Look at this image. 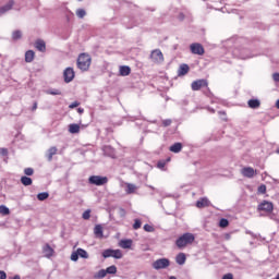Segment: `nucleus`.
Masks as SVG:
<instances>
[{"label":"nucleus","mask_w":279,"mask_h":279,"mask_svg":"<svg viewBox=\"0 0 279 279\" xmlns=\"http://www.w3.org/2000/svg\"><path fill=\"white\" fill-rule=\"evenodd\" d=\"M89 184H95V186H104V184H108V179L106 177L92 175L89 177Z\"/></svg>","instance_id":"obj_5"},{"label":"nucleus","mask_w":279,"mask_h":279,"mask_svg":"<svg viewBox=\"0 0 279 279\" xmlns=\"http://www.w3.org/2000/svg\"><path fill=\"white\" fill-rule=\"evenodd\" d=\"M21 182L24 186H32V178L29 177H22Z\"/></svg>","instance_id":"obj_28"},{"label":"nucleus","mask_w":279,"mask_h":279,"mask_svg":"<svg viewBox=\"0 0 279 279\" xmlns=\"http://www.w3.org/2000/svg\"><path fill=\"white\" fill-rule=\"evenodd\" d=\"M171 265V262L168 258H159L153 263V269H167Z\"/></svg>","instance_id":"obj_4"},{"label":"nucleus","mask_w":279,"mask_h":279,"mask_svg":"<svg viewBox=\"0 0 279 279\" xmlns=\"http://www.w3.org/2000/svg\"><path fill=\"white\" fill-rule=\"evenodd\" d=\"M190 71L189 64H181L178 70L179 77H182L183 75H186Z\"/></svg>","instance_id":"obj_18"},{"label":"nucleus","mask_w":279,"mask_h":279,"mask_svg":"<svg viewBox=\"0 0 279 279\" xmlns=\"http://www.w3.org/2000/svg\"><path fill=\"white\" fill-rule=\"evenodd\" d=\"M77 111L80 112V114H82L84 112V109L78 108Z\"/></svg>","instance_id":"obj_51"},{"label":"nucleus","mask_w":279,"mask_h":279,"mask_svg":"<svg viewBox=\"0 0 279 279\" xmlns=\"http://www.w3.org/2000/svg\"><path fill=\"white\" fill-rule=\"evenodd\" d=\"M107 271V274H117V266L112 265V266H109L107 269H105Z\"/></svg>","instance_id":"obj_38"},{"label":"nucleus","mask_w":279,"mask_h":279,"mask_svg":"<svg viewBox=\"0 0 279 279\" xmlns=\"http://www.w3.org/2000/svg\"><path fill=\"white\" fill-rule=\"evenodd\" d=\"M48 198H49V193L47 192H43L37 195V199L39 202H45V199H48Z\"/></svg>","instance_id":"obj_29"},{"label":"nucleus","mask_w":279,"mask_h":279,"mask_svg":"<svg viewBox=\"0 0 279 279\" xmlns=\"http://www.w3.org/2000/svg\"><path fill=\"white\" fill-rule=\"evenodd\" d=\"M43 252H44L46 258H51V256H53V248L51 246H49V244H46L44 246Z\"/></svg>","instance_id":"obj_19"},{"label":"nucleus","mask_w":279,"mask_h":279,"mask_svg":"<svg viewBox=\"0 0 279 279\" xmlns=\"http://www.w3.org/2000/svg\"><path fill=\"white\" fill-rule=\"evenodd\" d=\"M204 87L207 88V93H210V88H208V81L204 78L194 81L191 84L192 90H201Z\"/></svg>","instance_id":"obj_3"},{"label":"nucleus","mask_w":279,"mask_h":279,"mask_svg":"<svg viewBox=\"0 0 279 279\" xmlns=\"http://www.w3.org/2000/svg\"><path fill=\"white\" fill-rule=\"evenodd\" d=\"M56 154H58V147H56V146H51L46 151V158H47L48 162H51V160H53V156H56Z\"/></svg>","instance_id":"obj_13"},{"label":"nucleus","mask_w":279,"mask_h":279,"mask_svg":"<svg viewBox=\"0 0 279 279\" xmlns=\"http://www.w3.org/2000/svg\"><path fill=\"white\" fill-rule=\"evenodd\" d=\"M144 230H145V232H154L155 229H154V226L145 225Z\"/></svg>","instance_id":"obj_41"},{"label":"nucleus","mask_w":279,"mask_h":279,"mask_svg":"<svg viewBox=\"0 0 279 279\" xmlns=\"http://www.w3.org/2000/svg\"><path fill=\"white\" fill-rule=\"evenodd\" d=\"M104 151L105 154H107V156H111V157L114 156V149L110 146H105Z\"/></svg>","instance_id":"obj_32"},{"label":"nucleus","mask_w":279,"mask_h":279,"mask_svg":"<svg viewBox=\"0 0 279 279\" xmlns=\"http://www.w3.org/2000/svg\"><path fill=\"white\" fill-rule=\"evenodd\" d=\"M8 275L5 274V271L0 270V279H7Z\"/></svg>","instance_id":"obj_45"},{"label":"nucleus","mask_w":279,"mask_h":279,"mask_svg":"<svg viewBox=\"0 0 279 279\" xmlns=\"http://www.w3.org/2000/svg\"><path fill=\"white\" fill-rule=\"evenodd\" d=\"M63 76L64 82L69 84L70 82H73V80L75 78V71L73 70V68H66L63 72Z\"/></svg>","instance_id":"obj_8"},{"label":"nucleus","mask_w":279,"mask_h":279,"mask_svg":"<svg viewBox=\"0 0 279 279\" xmlns=\"http://www.w3.org/2000/svg\"><path fill=\"white\" fill-rule=\"evenodd\" d=\"M248 108H252L253 110H256V108H260V100L258 99H251L248 100Z\"/></svg>","instance_id":"obj_21"},{"label":"nucleus","mask_w":279,"mask_h":279,"mask_svg":"<svg viewBox=\"0 0 279 279\" xmlns=\"http://www.w3.org/2000/svg\"><path fill=\"white\" fill-rule=\"evenodd\" d=\"M81 258H88V252L84 248H77L75 252L71 254V260L76 263V260H80Z\"/></svg>","instance_id":"obj_6"},{"label":"nucleus","mask_w":279,"mask_h":279,"mask_svg":"<svg viewBox=\"0 0 279 279\" xmlns=\"http://www.w3.org/2000/svg\"><path fill=\"white\" fill-rule=\"evenodd\" d=\"M76 16L78 19H84L86 16V11L84 9H77L76 10Z\"/></svg>","instance_id":"obj_33"},{"label":"nucleus","mask_w":279,"mask_h":279,"mask_svg":"<svg viewBox=\"0 0 279 279\" xmlns=\"http://www.w3.org/2000/svg\"><path fill=\"white\" fill-rule=\"evenodd\" d=\"M170 151L173 154H180L182 151V144L181 143H175L170 147Z\"/></svg>","instance_id":"obj_25"},{"label":"nucleus","mask_w":279,"mask_h":279,"mask_svg":"<svg viewBox=\"0 0 279 279\" xmlns=\"http://www.w3.org/2000/svg\"><path fill=\"white\" fill-rule=\"evenodd\" d=\"M229 223H230V222H229L228 219H226V218H222V219H220V221H219L220 228H228Z\"/></svg>","instance_id":"obj_36"},{"label":"nucleus","mask_w":279,"mask_h":279,"mask_svg":"<svg viewBox=\"0 0 279 279\" xmlns=\"http://www.w3.org/2000/svg\"><path fill=\"white\" fill-rule=\"evenodd\" d=\"M241 173L244 178H254V175H256V170L252 167H244L242 168Z\"/></svg>","instance_id":"obj_12"},{"label":"nucleus","mask_w":279,"mask_h":279,"mask_svg":"<svg viewBox=\"0 0 279 279\" xmlns=\"http://www.w3.org/2000/svg\"><path fill=\"white\" fill-rule=\"evenodd\" d=\"M69 132L70 134H80V124H70L69 125Z\"/></svg>","instance_id":"obj_24"},{"label":"nucleus","mask_w":279,"mask_h":279,"mask_svg":"<svg viewBox=\"0 0 279 279\" xmlns=\"http://www.w3.org/2000/svg\"><path fill=\"white\" fill-rule=\"evenodd\" d=\"M77 106H80V102L74 101V102H72V104L69 106V108L73 109V108H77Z\"/></svg>","instance_id":"obj_46"},{"label":"nucleus","mask_w":279,"mask_h":279,"mask_svg":"<svg viewBox=\"0 0 279 279\" xmlns=\"http://www.w3.org/2000/svg\"><path fill=\"white\" fill-rule=\"evenodd\" d=\"M247 234H251V236H254V233L252 231H246Z\"/></svg>","instance_id":"obj_52"},{"label":"nucleus","mask_w":279,"mask_h":279,"mask_svg":"<svg viewBox=\"0 0 279 279\" xmlns=\"http://www.w3.org/2000/svg\"><path fill=\"white\" fill-rule=\"evenodd\" d=\"M22 36H23V33L21 31H14L12 33L13 40H21Z\"/></svg>","instance_id":"obj_30"},{"label":"nucleus","mask_w":279,"mask_h":279,"mask_svg":"<svg viewBox=\"0 0 279 279\" xmlns=\"http://www.w3.org/2000/svg\"><path fill=\"white\" fill-rule=\"evenodd\" d=\"M171 161V158H168L166 162H170Z\"/></svg>","instance_id":"obj_55"},{"label":"nucleus","mask_w":279,"mask_h":279,"mask_svg":"<svg viewBox=\"0 0 279 279\" xmlns=\"http://www.w3.org/2000/svg\"><path fill=\"white\" fill-rule=\"evenodd\" d=\"M166 165H167L166 161H159V162L157 163V167H158V169H165Z\"/></svg>","instance_id":"obj_44"},{"label":"nucleus","mask_w":279,"mask_h":279,"mask_svg":"<svg viewBox=\"0 0 279 279\" xmlns=\"http://www.w3.org/2000/svg\"><path fill=\"white\" fill-rule=\"evenodd\" d=\"M150 59L157 64L165 61V57L162 56V51H160V49L153 50L150 53Z\"/></svg>","instance_id":"obj_7"},{"label":"nucleus","mask_w":279,"mask_h":279,"mask_svg":"<svg viewBox=\"0 0 279 279\" xmlns=\"http://www.w3.org/2000/svg\"><path fill=\"white\" fill-rule=\"evenodd\" d=\"M37 108H38V104L35 102V104L33 105V110H37Z\"/></svg>","instance_id":"obj_50"},{"label":"nucleus","mask_w":279,"mask_h":279,"mask_svg":"<svg viewBox=\"0 0 279 279\" xmlns=\"http://www.w3.org/2000/svg\"><path fill=\"white\" fill-rule=\"evenodd\" d=\"M141 226H143V222L140 219H135L134 225H133V230L141 229Z\"/></svg>","instance_id":"obj_37"},{"label":"nucleus","mask_w":279,"mask_h":279,"mask_svg":"<svg viewBox=\"0 0 279 279\" xmlns=\"http://www.w3.org/2000/svg\"><path fill=\"white\" fill-rule=\"evenodd\" d=\"M276 108H278V110H279V99L276 102Z\"/></svg>","instance_id":"obj_53"},{"label":"nucleus","mask_w":279,"mask_h":279,"mask_svg":"<svg viewBox=\"0 0 279 279\" xmlns=\"http://www.w3.org/2000/svg\"><path fill=\"white\" fill-rule=\"evenodd\" d=\"M194 242H195V234L187 232L178 238V240L175 241V245L177 247H179V250H182L187 245H193Z\"/></svg>","instance_id":"obj_1"},{"label":"nucleus","mask_w":279,"mask_h":279,"mask_svg":"<svg viewBox=\"0 0 279 279\" xmlns=\"http://www.w3.org/2000/svg\"><path fill=\"white\" fill-rule=\"evenodd\" d=\"M277 154H279V148L277 149Z\"/></svg>","instance_id":"obj_58"},{"label":"nucleus","mask_w":279,"mask_h":279,"mask_svg":"<svg viewBox=\"0 0 279 279\" xmlns=\"http://www.w3.org/2000/svg\"><path fill=\"white\" fill-rule=\"evenodd\" d=\"M119 73L122 77H128V75H130V73H132V69H130V66H128V65H121L119 68Z\"/></svg>","instance_id":"obj_14"},{"label":"nucleus","mask_w":279,"mask_h":279,"mask_svg":"<svg viewBox=\"0 0 279 279\" xmlns=\"http://www.w3.org/2000/svg\"><path fill=\"white\" fill-rule=\"evenodd\" d=\"M0 215L8 216L10 215V208L5 205H0Z\"/></svg>","instance_id":"obj_31"},{"label":"nucleus","mask_w":279,"mask_h":279,"mask_svg":"<svg viewBox=\"0 0 279 279\" xmlns=\"http://www.w3.org/2000/svg\"><path fill=\"white\" fill-rule=\"evenodd\" d=\"M208 206H210V201H208V198H206V197L201 198L196 202L197 208H206Z\"/></svg>","instance_id":"obj_15"},{"label":"nucleus","mask_w":279,"mask_h":279,"mask_svg":"<svg viewBox=\"0 0 279 279\" xmlns=\"http://www.w3.org/2000/svg\"><path fill=\"white\" fill-rule=\"evenodd\" d=\"M12 8H14V2L11 0L0 8V14H5V12H10Z\"/></svg>","instance_id":"obj_17"},{"label":"nucleus","mask_w":279,"mask_h":279,"mask_svg":"<svg viewBox=\"0 0 279 279\" xmlns=\"http://www.w3.org/2000/svg\"><path fill=\"white\" fill-rule=\"evenodd\" d=\"M94 234L96 239H104V227H101V225H97L94 229Z\"/></svg>","instance_id":"obj_16"},{"label":"nucleus","mask_w":279,"mask_h":279,"mask_svg":"<svg viewBox=\"0 0 279 279\" xmlns=\"http://www.w3.org/2000/svg\"><path fill=\"white\" fill-rule=\"evenodd\" d=\"M191 52L195 56H204V47L202 44H192L190 46Z\"/></svg>","instance_id":"obj_9"},{"label":"nucleus","mask_w":279,"mask_h":279,"mask_svg":"<svg viewBox=\"0 0 279 279\" xmlns=\"http://www.w3.org/2000/svg\"><path fill=\"white\" fill-rule=\"evenodd\" d=\"M175 260L178 265H184V263H186V255L184 253H180L177 255Z\"/></svg>","instance_id":"obj_23"},{"label":"nucleus","mask_w":279,"mask_h":279,"mask_svg":"<svg viewBox=\"0 0 279 279\" xmlns=\"http://www.w3.org/2000/svg\"><path fill=\"white\" fill-rule=\"evenodd\" d=\"M220 114H226V112H220Z\"/></svg>","instance_id":"obj_57"},{"label":"nucleus","mask_w":279,"mask_h":279,"mask_svg":"<svg viewBox=\"0 0 279 279\" xmlns=\"http://www.w3.org/2000/svg\"><path fill=\"white\" fill-rule=\"evenodd\" d=\"M24 173H25V175H34V169L26 168V169H24Z\"/></svg>","instance_id":"obj_42"},{"label":"nucleus","mask_w":279,"mask_h":279,"mask_svg":"<svg viewBox=\"0 0 279 279\" xmlns=\"http://www.w3.org/2000/svg\"><path fill=\"white\" fill-rule=\"evenodd\" d=\"M35 47L38 51H41V52H45L46 49H47V46L45 45V41L41 40V39H38L36 43H35Z\"/></svg>","instance_id":"obj_20"},{"label":"nucleus","mask_w":279,"mask_h":279,"mask_svg":"<svg viewBox=\"0 0 279 279\" xmlns=\"http://www.w3.org/2000/svg\"><path fill=\"white\" fill-rule=\"evenodd\" d=\"M258 193H262V195H265V193H267V186L265 184L259 185Z\"/></svg>","instance_id":"obj_39"},{"label":"nucleus","mask_w":279,"mask_h":279,"mask_svg":"<svg viewBox=\"0 0 279 279\" xmlns=\"http://www.w3.org/2000/svg\"><path fill=\"white\" fill-rule=\"evenodd\" d=\"M120 247H122V250H130V247H132V240H121Z\"/></svg>","instance_id":"obj_22"},{"label":"nucleus","mask_w":279,"mask_h":279,"mask_svg":"<svg viewBox=\"0 0 279 279\" xmlns=\"http://www.w3.org/2000/svg\"><path fill=\"white\" fill-rule=\"evenodd\" d=\"M210 112L215 113L214 109H209Z\"/></svg>","instance_id":"obj_56"},{"label":"nucleus","mask_w":279,"mask_h":279,"mask_svg":"<svg viewBox=\"0 0 279 279\" xmlns=\"http://www.w3.org/2000/svg\"><path fill=\"white\" fill-rule=\"evenodd\" d=\"M112 258H123V252L121 250H111Z\"/></svg>","instance_id":"obj_27"},{"label":"nucleus","mask_w":279,"mask_h":279,"mask_svg":"<svg viewBox=\"0 0 279 279\" xmlns=\"http://www.w3.org/2000/svg\"><path fill=\"white\" fill-rule=\"evenodd\" d=\"M50 95H61L60 89H53L50 92Z\"/></svg>","instance_id":"obj_48"},{"label":"nucleus","mask_w":279,"mask_h":279,"mask_svg":"<svg viewBox=\"0 0 279 279\" xmlns=\"http://www.w3.org/2000/svg\"><path fill=\"white\" fill-rule=\"evenodd\" d=\"M3 154H8V150L7 149H2Z\"/></svg>","instance_id":"obj_54"},{"label":"nucleus","mask_w":279,"mask_h":279,"mask_svg":"<svg viewBox=\"0 0 279 279\" xmlns=\"http://www.w3.org/2000/svg\"><path fill=\"white\" fill-rule=\"evenodd\" d=\"M34 50H28L25 53V62H34Z\"/></svg>","instance_id":"obj_26"},{"label":"nucleus","mask_w":279,"mask_h":279,"mask_svg":"<svg viewBox=\"0 0 279 279\" xmlns=\"http://www.w3.org/2000/svg\"><path fill=\"white\" fill-rule=\"evenodd\" d=\"M83 219L87 221V219H90V209H87L83 213Z\"/></svg>","instance_id":"obj_40"},{"label":"nucleus","mask_w":279,"mask_h":279,"mask_svg":"<svg viewBox=\"0 0 279 279\" xmlns=\"http://www.w3.org/2000/svg\"><path fill=\"white\" fill-rule=\"evenodd\" d=\"M272 80H275V82H279V73H275L272 75Z\"/></svg>","instance_id":"obj_49"},{"label":"nucleus","mask_w":279,"mask_h":279,"mask_svg":"<svg viewBox=\"0 0 279 279\" xmlns=\"http://www.w3.org/2000/svg\"><path fill=\"white\" fill-rule=\"evenodd\" d=\"M106 276H108V272L106 271V269H100L95 276V278H106Z\"/></svg>","instance_id":"obj_34"},{"label":"nucleus","mask_w":279,"mask_h":279,"mask_svg":"<svg viewBox=\"0 0 279 279\" xmlns=\"http://www.w3.org/2000/svg\"><path fill=\"white\" fill-rule=\"evenodd\" d=\"M222 279H234V276H232V274H227L222 277Z\"/></svg>","instance_id":"obj_47"},{"label":"nucleus","mask_w":279,"mask_h":279,"mask_svg":"<svg viewBox=\"0 0 279 279\" xmlns=\"http://www.w3.org/2000/svg\"><path fill=\"white\" fill-rule=\"evenodd\" d=\"M162 125H163L165 128H169V125H171V120H170V119L163 120V121H162Z\"/></svg>","instance_id":"obj_43"},{"label":"nucleus","mask_w":279,"mask_h":279,"mask_svg":"<svg viewBox=\"0 0 279 279\" xmlns=\"http://www.w3.org/2000/svg\"><path fill=\"white\" fill-rule=\"evenodd\" d=\"M102 257L104 258H112V250H110V248H108V250H105L104 252H102Z\"/></svg>","instance_id":"obj_35"},{"label":"nucleus","mask_w":279,"mask_h":279,"mask_svg":"<svg viewBox=\"0 0 279 279\" xmlns=\"http://www.w3.org/2000/svg\"><path fill=\"white\" fill-rule=\"evenodd\" d=\"M90 62H93L90 54L81 53L77 59V66L81 71H88L90 69Z\"/></svg>","instance_id":"obj_2"},{"label":"nucleus","mask_w":279,"mask_h":279,"mask_svg":"<svg viewBox=\"0 0 279 279\" xmlns=\"http://www.w3.org/2000/svg\"><path fill=\"white\" fill-rule=\"evenodd\" d=\"M258 210H264L265 213H272L274 211V203L264 201L258 206Z\"/></svg>","instance_id":"obj_11"},{"label":"nucleus","mask_w":279,"mask_h":279,"mask_svg":"<svg viewBox=\"0 0 279 279\" xmlns=\"http://www.w3.org/2000/svg\"><path fill=\"white\" fill-rule=\"evenodd\" d=\"M124 191L126 195H134L138 191V186L134 183H124Z\"/></svg>","instance_id":"obj_10"}]
</instances>
